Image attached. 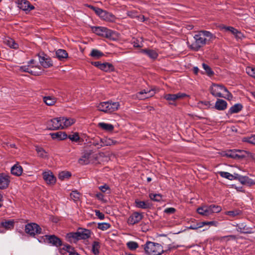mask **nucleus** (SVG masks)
Returning <instances> with one entry per match:
<instances>
[{
	"mask_svg": "<svg viewBox=\"0 0 255 255\" xmlns=\"http://www.w3.org/2000/svg\"><path fill=\"white\" fill-rule=\"evenodd\" d=\"M143 215L138 212L133 213L128 218V223L130 225H133L139 222L142 219Z\"/></svg>",
	"mask_w": 255,
	"mask_h": 255,
	"instance_id": "obj_14",
	"label": "nucleus"
},
{
	"mask_svg": "<svg viewBox=\"0 0 255 255\" xmlns=\"http://www.w3.org/2000/svg\"><path fill=\"white\" fill-rule=\"evenodd\" d=\"M242 141L252 144H255V135L251 136L245 137L243 138Z\"/></svg>",
	"mask_w": 255,
	"mask_h": 255,
	"instance_id": "obj_45",
	"label": "nucleus"
},
{
	"mask_svg": "<svg viewBox=\"0 0 255 255\" xmlns=\"http://www.w3.org/2000/svg\"><path fill=\"white\" fill-rule=\"evenodd\" d=\"M222 28L225 29L226 31H230L233 34L235 32V31H236L237 30V29H235L232 26H223Z\"/></svg>",
	"mask_w": 255,
	"mask_h": 255,
	"instance_id": "obj_56",
	"label": "nucleus"
},
{
	"mask_svg": "<svg viewBox=\"0 0 255 255\" xmlns=\"http://www.w3.org/2000/svg\"><path fill=\"white\" fill-rule=\"evenodd\" d=\"M35 149L39 157L43 158H45L47 157V153L43 148L39 146H36Z\"/></svg>",
	"mask_w": 255,
	"mask_h": 255,
	"instance_id": "obj_38",
	"label": "nucleus"
},
{
	"mask_svg": "<svg viewBox=\"0 0 255 255\" xmlns=\"http://www.w3.org/2000/svg\"><path fill=\"white\" fill-rule=\"evenodd\" d=\"M97 155L94 154L92 150H87L79 159L78 162L81 165L88 164L94 162L97 160Z\"/></svg>",
	"mask_w": 255,
	"mask_h": 255,
	"instance_id": "obj_5",
	"label": "nucleus"
},
{
	"mask_svg": "<svg viewBox=\"0 0 255 255\" xmlns=\"http://www.w3.org/2000/svg\"><path fill=\"white\" fill-rule=\"evenodd\" d=\"M45 239H47V243L56 247L62 245V241L60 238L55 235H45Z\"/></svg>",
	"mask_w": 255,
	"mask_h": 255,
	"instance_id": "obj_15",
	"label": "nucleus"
},
{
	"mask_svg": "<svg viewBox=\"0 0 255 255\" xmlns=\"http://www.w3.org/2000/svg\"><path fill=\"white\" fill-rule=\"evenodd\" d=\"M97 14L102 19L108 22H114L116 19L114 14L101 8L97 11Z\"/></svg>",
	"mask_w": 255,
	"mask_h": 255,
	"instance_id": "obj_8",
	"label": "nucleus"
},
{
	"mask_svg": "<svg viewBox=\"0 0 255 255\" xmlns=\"http://www.w3.org/2000/svg\"><path fill=\"white\" fill-rule=\"evenodd\" d=\"M5 42L10 48L13 49H16L18 48V44L16 43L13 39L8 38L5 40Z\"/></svg>",
	"mask_w": 255,
	"mask_h": 255,
	"instance_id": "obj_39",
	"label": "nucleus"
},
{
	"mask_svg": "<svg viewBox=\"0 0 255 255\" xmlns=\"http://www.w3.org/2000/svg\"><path fill=\"white\" fill-rule=\"evenodd\" d=\"M43 178L44 181L48 185H54L56 181V177L52 172L48 170L42 173Z\"/></svg>",
	"mask_w": 255,
	"mask_h": 255,
	"instance_id": "obj_13",
	"label": "nucleus"
},
{
	"mask_svg": "<svg viewBox=\"0 0 255 255\" xmlns=\"http://www.w3.org/2000/svg\"><path fill=\"white\" fill-rule=\"evenodd\" d=\"M45 235L42 237H40L38 239V241L40 243H47V239H45Z\"/></svg>",
	"mask_w": 255,
	"mask_h": 255,
	"instance_id": "obj_62",
	"label": "nucleus"
},
{
	"mask_svg": "<svg viewBox=\"0 0 255 255\" xmlns=\"http://www.w3.org/2000/svg\"><path fill=\"white\" fill-rule=\"evenodd\" d=\"M242 211L239 210H235L234 211H226L225 212V214L228 215L232 218H234L236 216L241 215Z\"/></svg>",
	"mask_w": 255,
	"mask_h": 255,
	"instance_id": "obj_41",
	"label": "nucleus"
},
{
	"mask_svg": "<svg viewBox=\"0 0 255 255\" xmlns=\"http://www.w3.org/2000/svg\"><path fill=\"white\" fill-rule=\"evenodd\" d=\"M10 183L9 175L5 173L0 174V189H4L8 187Z\"/></svg>",
	"mask_w": 255,
	"mask_h": 255,
	"instance_id": "obj_16",
	"label": "nucleus"
},
{
	"mask_svg": "<svg viewBox=\"0 0 255 255\" xmlns=\"http://www.w3.org/2000/svg\"><path fill=\"white\" fill-rule=\"evenodd\" d=\"M67 137L69 138L71 141L74 142H79L80 140L79 134L77 132H75L73 134H70L67 136Z\"/></svg>",
	"mask_w": 255,
	"mask_h": 255,
	"instance_id": "obj_48",
	"label": "nucleus"
},
{
	"mask_svg": "<svg viewBox=\"0 0 255 255\" xmlns=\"http://www.w3.org/2000/svg\"><path fill=\"white\" fill-rule=\"evenodd\" d=\"M104 53L98 49H94L91 51L90 56L98 59L104 56Z\"/></svg>",
	"mask_w": 255,
	"mask_h": 255,
	"instance_id": "obj_40",
	"label": "nucleus"
},
{
	"mask_svg": "<svg viewBox=\"0 0 255 255\" xmlns=\"http://www.w3.org/2000/svg\"><path fill=\"white\" fill-rule=\"evenodd\" d=\"M66 237L69 242L76 243L79 240L78 231L69 233L67 234Z\"/></svg>",
	"mask_w": 255,
	"mask_h": 255,
	"instance_id": "obj_27",
	"label": "nucleus"
},
{
	"mask_svg": "<svg viewBox=\"0 0 255 255\" xmlns=\"http://www.w3.org/2000/svg\"><path fill=\"white\" fill-rule=\"evenodd\" d=\"M37 67L36 66H32L31 67L30 65L28 66H22L20 67L19 70L21 72H28L33 75H38L39 72L33 70L32 69Z\"/></svg>",
	"mask_w": 255,
	"mask_h": 255,
	"instance_id": "obj_22",
	"label": "nucleus"
},
{
	"mask_svg": "<svg viewBox=\"0 0 255 255\" xmlns=\"http://www.w3.org/2000/svg\"><path fill=\"white\" fill-rule=\"evenodd\" d=\"M93 144L95 146H97L98 148H101L102 146H100V138L98 140H96L93 142Z\"/></svg>",
	"mask_w": 255,
	"mask_h": 255,
	"instance_id": "obj_61",
	"label": "nucleus"
},
{
	"mask_svg": "<svg viewBox=\"0 0 255 255\" xmlns=\"http://www.w3.org/2000/svg\"><path fill=\"white\" fill-rule=\"evenodd\" d=\"M128 248L130 250H134L138 247V244L133 241H130L127 243Z\"/></svg>",
	"mask_w": 255,
	"mask_h": 255,
	"instance_id": "obj_49",
	"label": "nucleus"
},
{
	"mask_svg": "<svg viewBox=\"0 0 255 255\" xmlns=\"http://www.w3.org/2000/svg\"><path fill=\"white\" fill-rule=\"evenodd\" d=\"M222 91H227V89L221 85L214 84L210 88V92L215 97H223Z\"/></svg>",
	"mask_w": 255,
	"mask_h": 255,
	"instance_id": "obj_10",
	"label": "nucleus"
},
{
	"mask_svg": "<svg viewBox=\"0 0 255 255\" xmlns=\"http://www.w3.org/2000/svg\"><path fill=\"white\" fill-rule=\"evenodd\" d=\"M25 232L29 236L34 237L36 235L43 234L42 229L37 224L30 223L26 224L25 226Z\"/></svg>",
	"mask_w": 255,
	"mask_h": 255,
	"instance_id": "obj_6",
	"label": "nucleus"
},
{
	"mask_svg": "<svg viewBox=\"0 0 255 255\" xmlns=\"http://www.w3.org/2000/svg\"><path fill=\"white\" fill-rule=\"evenodd\" d=\"M246 72L249 75L255 78V68L248 67L246 68Z\"/></svg>",
	"mask_w": 255,
	"mask_h": 255,
	"instance_id": "obj_54",
	"label": "nucleus"
},
{
	"mask_svg": "<svg viewBox=\"0 0 255 255\" xmlns=\"http://www.w3.org/2000/svg\"><path fill=\"white\" fill-rule=\"evenodd\" d=\"M91 28L94 33L107 38H111L114 33V31L105 27L93 26Z\"/></svg>",
	"mask_w": 255,
	"mask_h": 255,
	"instance_id": "obj_7",
	"label": "nucleus"
},
{
	"mask_svg": "<svg viewBox=\"0 0 255 255\" xmlns=\"http://www.w3.org/2000/svg\"><path fill=\"white\" fill-rule=\"evenodd\" d=\"M194 41L191 44H190L189 42H187V44L189 48L194 51L199 50L200 48L206 44V38L203 37L199 32L194 35Z\"/></svg>",
	"mask_w": 255,
	"mask_h": 255,
	"instance_id": "obj_3",
	"label": "nucleus"
},
{
	"mask_svg": "<svg viewBox=\"0 0 255 255\" xmlns=\"http://www.w3.org/2000/svg\"><path fill=\"white\" fill-rule=\"evenodd\" d=\"M227 102L222 99H218L215 104V108L219 110H224L227 108Z\"/></svg>",
	"mask_w": 255,
	"mask_h": 255,
	"instance_id": "obj_33",
	"label": "nucleus"
},
{
	"mask_svg": "<svg viewBox=\"0 0 255 255\" xmlns=\"http://www.w3.org/2000/svg\"><path fill=\"white\" fill-rule=\"evenodd\" d=\"M23 171L22 167L18 164H15L11 168V173L15 176H19Z\"/></svg>",
	"mask_w": 255,
	"mask_h": 255,
	"instance_id": "obj_24",
	"label": "nucleus"
},
{
	"mask_svg": "<svg viewBox=\"0 0 255 255\" xmlns=\"http://www.w3.org/2000/svg\"><path fill=\"white\" fill-rule=\"evenodd\" d=\"M141 52L145 54L149 58H150L151 59H155L158 56L157 53L155 51L152 50V49H142L141 51Z\"/></svg>",
	"mask_w": 255,
	"mask_h": 255,
	"instance_id": "obj_31",
	"label": "nucleus"
},
{
	"mask_svg": "<svg viewBox=\"0 0 255 255\" xmlns=\"http://www.w3.org/2000/svg\"><path fill=\"white\" fill-rule=\"evenodd\" d=\"M80 194L77 191H73L70 194V198L74 201H77L79 199Z\"/></svg>",
	"mask_w": 255,
	"mask_h": 255,
	"instance_id": "obj_53",
	"label": "nucleus"
},
{
	"mask_svg": "<svg viewBox=\"0 0 255 255\" xmlns=\"http://www.w3.org/2000/svg\"><path fill=\"white\" fill-rule=\"evenodd\" d=\"M127 14H128V16H129L132 18L137 16L136 15V12L134 11H128Z\"/></svg>",
	"mask_w": 255,
	"mask_h": 255,
	"instance_id": "obj_64",
	"label": "nucleus"
},
{
	"mask_svg": "<svg viewBox=\"0 0 255 255\" xmlns=\"http://www.w3.org/2000/svg\"><path fill=\"white\" fill-rule=\"evenodd\" d=\"M155 93V92L154 89L150 90L144 89L137 93L135 96L139 100H143L153 96Z\"/></svg>",
	"mask_w": 255,
	"mask_h": 255,
	"instance_id": "obj_12",
	"label": "nucleus"
},
{
	"mask_svg": "<svg viewBox=\"0 0 255 255\" xmlns=\"http://www.w3.org/2000/svg\"><path fill=\"white\" fill-rule=\"evenodd\" d=\"M235 37L238 39H242L244 37V35L241 31H239L237 29L236 31L233 34Z\"/></svg>",
	"mask_w": 255,
	"mask_h": 255,
	"instance_id": "obj_57",
	"label": "nucleus"
},
{
	"mask_svg": "<svg viewBox=\"0 0 255 255\" xmlns=\"http://www.w3.org/2000/svg\"><path fill=\"white\" fill-rule=\"evenodd\" d=\"M188 97L185 93H178L176 94H167L164 95L163 98L168 101L169 104H173V103L177 100L183 99Z\"/></svg>",
	"mask_w": 255,
	"mask_h": 255,
	"instance_id": "obj_11",
	"label": "nucleus"
},
{
	"mask_svg": "<svg viewBox=\"0 0 255 255\" xmlns=\"http://www.w3.org/2000/svg\"><path fill=\"white\" fill-rule=\"evenodd\" d=\"M218 224V223L216 221L202 222L200 223V225L198 227H203L205 225H210L217 227Z\"/></svg>",
	"mask_w": 255,
	"mask_h": 255,
	"instance_id": "obj_50",
	"label": "nucleus"
},
{
	"mask_svg": "<svg viewBox=\"0 0 255 255\" xmlns=\"http://www.w3.org/2000/svg\"><path fill=\"white\" fill-rule=\"evenodd\" d=\"M51 137L53 139H57L58 140H63L67 137V135L65 132L59 131L51 134Z\"/></svg>",
	"mask_w": 255,
	"mask_h": 255,
	"instance_id": "obj_32",
	"label": "nucleus"
},
{
	"mask_svg": "<svg viewBox=\"0 0 255 255\" xmlns=\"http://www.w3.org/2000/svg\"><path fill=\"white\" fill-rule=\"evenodd\" d=\"M201 35L205 38H212L213 37V35L210 31L206 30H201L199 32Z\"/></svg>",
	"mask_w": 255,
	"mask_h": 255,
	"instance_id": "obj_51",
	"label": "nucleus"
},
{
	"mask_svg": "<svg viewBox=\"0 0 255 255\" xmlns=\"http://www.w3.org/2000/svg\"><path fill=\"white\" fill-rule=\"evenodd\" d=\"M117 142V141L110 138L104 137L103 138H100L101 146H111L116 144Z\"/></svg>",
	"mask_w": 255,
	"mask_h": 255,
	"instance_id": "obj_26",
	"label": "nucleus"
},
{
	"mask_svg": "<svg viewBox=\"0 0 255 255\" xmlns=\"http://www.w3.org/2000/svg\"><path fill=\"white\" fill-rule=\"evenodd\" d=\"M237 154L240 156H237V159L243 158L249 155V152L244 150L236 149Z\"/></svg>",
	"mask_w": 255,
	"mask_h": 255,
	"instance_id": "obj_42",
	"label": "nucleus"
},
{
	"mask_svg": "<svg viewBox=\"0 0 255 255\" xmlns=\"http://www.w3.org/2000/svg\"><path fill=\"white\" fill-rule=\"evenodd\" d=\"M237 179L243 185L252 186L255 184V181L248 176H243L238 174Z\"/></svg>",
	"mask_w": 255,
	"mask_h": 255,
	"instance_id": "obj_18",
	"label": "nucleus"
},
{
	"mask_svg": "<svg viewBox=\"0 0 255 255\" xmlns=\"http://www.w3.org/2000/svg\"><path fill=\"white\" fill-rule=\"evenodd\" d=\"M79 238L80 240H86L90 238L91 231L86 229H81L78 231Z\"/></svg>",
	"mask_w": 255,
	"mask_h": 255,
	"instance_id": "obj_19",
	"label": "nucleus"
},
{
	"mask_svg": "<svg viewBox=\"0 0 255 255\" xmlns=\"http://www.w3.org/2000/svg\"><path fill=\"white\" fill-rule=\"evenodd\" d=\"M71 176V174L68 171H62L59 174V178L61 180L69 178Z\"/></svg>",
	"mask_w": 255,
	"mask_h": 255,
	"instance_id": "obj_43",
	"label": "nucleus"
},
{
	"mask_svg": "<svg viewBox=\"0 0 255 255\" xmlns=\"http://www.w3.org/2000/svg\"><path fill=\"white\" fill-rule=\"evenodd\" d=\"M144 250L147 255H160L163 252L160 244L152 242H147L144 245Z\"/></svg>",
	"mask_w": 255,
	"mask_h": 255,
	"instance_id": "obj_1",
	"label": "nucleus"
},
{
	"mask_svg": "<svg viewBox=\"0 0 255 255\" xmlns=\"http://www.w3.org/2000/svg\"><path fill=\"white\" fill-rule=\"evenodd\" d=\"M243 106L241 104H236L231 107L229 110V113L231 114L238 113L242 110Z\"/></svg>",
	"mask_w": 255,
	"mask_h": 255,
	"instance_id": "obj_36",
	"label": "nucleus"
},
{
	"mask_svg": "<svg viewBox=\"0 0 255 255\" xmlns=\"http://www.w3.org/2000/svg\"><path fill=\"white\" fill-rule=\"evenodd\" d=\"M43 101L47 106H51L56 103L57 99L53 96H48L43 97Z\"/></svg>",
	"mask_w": 255,
	"mask_h": 255,
	"instance_id": "obj_30",
	"label": "nucleus"
},
{
	"mask_svg": "<svg viewBox=\"0 0 255 255\" xmlns=\"http://www.w3.org/2000/svg\"><path fill=\"white\" fill-rule=\"evenodd\" d=\"M95 215L96 216L98 217L101 220H103L105 218L104 214L101 212L99 210H95Z\"/></svg>",
	"mask_w": 255,
	"mask_h": 255,
	"instance_id": "obj_58",
	"label": "nucleus"
},
{
	"mask_svg": "<svg viewBox=\"0 0 255 255\" xmlns=\"http://www.w3.org/2000/svg\"><path fill=\"white\" fill-rule=\"evenodd\" d=\"M119 107V102H101L97 106L98 110L107 113H112L117 111Z\"/></svg>",
	"mask_w": 255,
	"mask_h": 255,
	"instance_id": "obj_2",
	"label": "nucleus"
},
{
	"mask_svg": "<svg viewBox=\"0 0 255 255\" xmlns=\"http://www.w3.org/2000/svg\"><path fill=\"white\" fill-rule=\"evenodd\" d=\"M149 197L151 200L155 201H160L162 198L160 194H150Z\"/></svg>",
	"mask_w": 255,
	"mask_h": 255,
	"instance_id": "obj_55",
	"label": "nucleus"
},
{
	"mask_svg": "<svg viewBox=\"0 0 255 255\" xmlns=\"http://www.w3.org/2000/svg\"><path fill=\"white\" fill-rule=\"evenodd\" d=\"M176 210L174 208H168L165 209L164 212L167 214H173L175 212Z\"/></svg>",
	"mask_w": 255,
	"mask_h": 255,
	"instance_id": "obj_60",
	"label": "nucleus"
},
{
	"mask_svg": "<svg viewBox=\"0 0 255 255\" xmlns=\"http://www.w3.org/2000/svg\"><path fill=\"white\" fill-rule=\"evenodd\" d=\"M56 57L60 60H63L68 57V53L66 50L63 49H58L56 51Z\"/></svg>",
	"mask_w": 255,
	"mask_h": 255,
	"instance_id": "obj_34",
	"label": "nucleus"
},
{
	"mask_svg": "<svg viewBox=\"0 0 255 255\" xmlns=\"http://www.w3.org/2000/svg\"><path fill=\"white\" fill-rule=\"evenodd\" d=\"M19 7L23 10H30L34 9V6L31 5L29 2L26 0H21L19 4Z\"/></svg>",
	"mask_w": 255,
	"mask_h": 255,
	"instance_id": "obj_28",
	"label": "nucleus"
},
{
	"mask_svg": "<svg viewBox=\"0 0 255 255\" xmlns=\"http://www.w3.org/2000/svg\"><path fill=\"white\" fill-rule=\"evenodd\" d=\"M39 61L44 68H48L52 66V62L50 58L38 55Z\"/></svg>",
	"mask_w": 255,
	"mask_h": 255,
	"instance_id": "obj_20",
	"label": "nucleus"
},
{
	"mask_svg": "<svg viewBox=\"0 0 255 255\" xmlns=\"http://www.w3.org/2000/svg\"><path fill=\"white\" fill-rule=\"evenodd\" d=\"M14 226V222L13 220H5L0 223V228H3L7 230L12 229Z\"/></svg>",
	"mask_w": 255,
	"mask_h": 255,
	"instance_id": "obj_21",
	"label": "nucleus"
},
{
	"mask_svg": "<svg viewBox=\"0 0 255 255\" xmlns=\"http://www.w3.org/2000/svg\"><path fill=\"white\" fill-rule=\"evenodd\" d=\"M61 120L62 129L72 125L76 122V120L75 119L71 118H67L65 117H61Z\"/></svg>",
	"mask_w": 255,
	"mask_h": 255,
	"instance_id": "obj_23",
	"label": "nucleus"
},
{
	"mask_svg": "<svg viewBox=\"0 0 255 255\" xmlns=\"http://www.w3.org/2000/svg\"><path fill=\"white\" fill-rule=\"evenodd\" d=\"M236 149L230 150L227 152L226 155L228 157H230L233 158L237 159V156H238L237 154Z\"/></svg>",
	"mask_w": 255,
	"mask_h": 255,
	"instance_id": "obj_52",
	"label": "nucleus"
},
{
	"mask_svg": "<svg viewBox=\"0 0 255 255\" xmlns=\"http://www.w3.org/2000/svg\"><path fill=\"white\" fill-rule=\"evenodd\" d=\"M135 206L141 209H147L149 207V204L148 202L142 201H139V200H135Z\"/></svg>",
	"mask_w": 255,
	"mask_h": 255,
	"instance_id": "obj_37",
	"label": "nucleus"
},
{
	"mask_svg": "<svg viewBox=\"0 0 255 255\" xmlns=\"http://www.w3.org/2000/svg\"><path fill=\"white\" fill-rule=\"evenodd\" d=\"M100 69L105 72H110L114 71V67L112 64L106 62L101 64Z\"/></svg>",
	"mask_w": 255,
	"mask_h": 255,
	"instance_id": "obj_35",
	"label": "nucleus"
},
{
	"mask_svg": "<svg viewBox=\"0 0 255 255\" xmlns=\"http://www.w3.org/2000/svg\"><path fill=\"white\" fill-rule=\"evenodd\" d=\"M111 227V225L108 223H100L98 224V228L102 231L107 230Z\"/></svg>",
	"mask_w": 255,
	"mask_h": 255,
	"instance_id": "obj_44",
	"label": "nucleus"
},
{
	"mask_svg": "<svg viewBox=\"0 0 255 255\" xmlns=\"http://www.w3.org/2000/svg\"><path fill=\"white\" fill-rule=\"evenodd\" d=\"M60 253L63 255H80L75 252L74 249L70 245H64L60 250Z\"/></svg>",
	"mask_w": 255,
	"mask_h": 255,
	"instance_id": "obj_17",
	"label": "nucleus"
},
{
	"mask_svg": "<svg viewBox=\"0 0 255 255\" xmlns=\"http://www.w3.org/2000/svg\"><path fill=\"white\" fill-rule=\"evenodd\" d=\"M99 189L102 192H106L107 191L110 190L109 186L106 184L100 186Z\"/></svg>",
	"mask_w": 255,
	"mask_h": 255,
	"instance_id": "obj_59",
	"label": "nucleus"
},
{
	"mask_svg": "<svg viewBox=\"0 0 255 255\" xmlns=\"http://www.w3.org/2000/svg\"><path fill=\"white\" fill-rule=\"evenodd\" d=\"M218 173L221 177L225 178L230 180L237 179V176H238V174L237 173H234V174H232L229 172L224 171H220Z\"/></svg>",
	"mask_w": 255,
	"mask_h": 255,
	"instance_id": "obj_29",
	"label": "nucleus"
},
{
	"mask_svg": "<svg viewBox=\"0 0 255 255\" xmlns=\"http://www.w3.org/2000/svg\"><path fill=\"white\" fill-rule=\"evenodd\" d=\"M222 210L221 207L215 205L204 206L197 209V212L204 216H209L214 213H219Z\"/></svg>",
	"mask_w": 255,
	"mask_h": 255,
	"instance_id": "obj_4",
	"label": "nucleus"
},
{
	"mask_svg": "<svg viewBox=\"0 0 255 255\" xmlns=\"http://www.w3.org/2000/svg\"><path fill=\"white\" fill-rule=\"evenodd\" d=\"M203 69L205 70L206 74L209 76H212L214 75V73L211 69V68L207 64L205 63L202 64Z\"/></svg>",
	"mask_w": 255,
	"mask_h": 255,
	"instance_id": "obj_47",
	"label": "nucleus"
},
{
	"mask_svg": "<svg viewBox=\"0 0 255 255\" xmlns=\"http://www.w3.org/2000/svg\"><path fill=\"white\" fill-rule=\"evenodd\" d=\"M98 127L106 131H112L114 129V127L113 125L104 122L98 123Z\"/></svg>",
	"mask_w": 255,
	"mask_h": 255,
	"instance_id": "obj_25",
	"label": "nucleus"
},
{
	"mask_svg": "<svg viewBox=\"0 0 255 255\" xmlns=\"http://www.w3.org/2000/svg\"><path fill=\"white\" fill-rule=\"evenodd\" d=\"M225 92L226 93H227V94L225 97H224V98H225L228 100H230L233 98L232 95L231 94V93L229 92V91L228 90H227V91H225Z\"/></svg>",
	"mask_w": 255,
	"mask_h": 255,
	"instance_id": "obj_63",
	"label": "nucleus"
},
{
	"mask_svg": "<svg viewBox=\"0 0 255 255\" xmlns=\"http://www.w3.org/2000/svg\"><path fill=\"white\" fill-rule=\"evenodd\" d=\"M100 246L98 242L94 241L92 244V251L94 254L97 255L99 252Z\"/></svg>",
	"mask_w": 255,
	"mask_h": 255,
	"instance_id": "obj_46",
	"label": "nucleus"
},
{
	"mask_svg": "<svg viewBox=\"0 0 255 255\" xmlns=\"http://www.w3.org/2000/svg\"><path fill=\"white\" fill-rule=\"evenodd\" d=\"M48 128L50 130L62 129L61 117L54 118L47 122Z\"/></svg>",
	"mask_w": 255,
	"mask_h": 255,
	"instance_id": "obj_9",
	"label": "nucleus"
}]
</instances>
